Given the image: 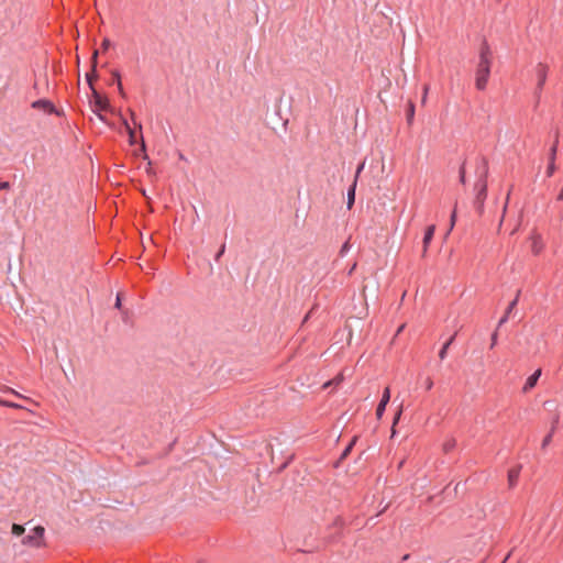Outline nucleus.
Instances as JSON below:
<instances>
[{
	"label": "nucleus",
	"instance_id": "obj_10",
	"mask_svg": "<svg viewBox=\"0 0 563 563\" xmlns=\"http://www.w3.org/2000/svg\"><path fill=\"white\" fill-rule=\"evenodd\" d=\"M434 232H435V225L434 224H431L427 228L426 230V233H424V236H423V251H422V256H426L427 254V251H428V246L434 235Z\"/></svg>",
	"mask_w": 563,
	"mask_h": 563
},
{
	"label": "nucleus",
	"instance_id": "obj_11",
	"mask_svg": "<svg viewBox=\"0 0 563 563\" xmlns=\"http://www.w3.org/2000/svg\"><path fill=\"white\" fill-rule=\"evenodd\" d=\"M34 109H41L44 112L52 113L55 111V108L52 102L48 100H37L32 103Z\"/></svg>",
	"mask_w": 563,
	"mask_h": 563
},
{
	"label": "nucleus",
	"instance_id": "obj_7",
	"mask_svg": "<svg viewBox=\"0 0 563 563\" xmlns=\"http://www.w3.org/2000/svg\"><path fill=\"white\" fill-rule=\"evenodd\" d=\"M530 241H531V252L533 253V255H539L544 247L541 235L539 233L534 232L531 234Z\"/></svg>",
	"mask_w": 563,
	"mask_h": 563
},
{
	"label": "nucleus",
	"instance_id": "obj_38",
	"mask_svg": "<svg viewBox=\"0 0 563 563\" xmlns=\"http://www.w3.org/2000/svg\"><path fill=\"white\" fill-rule=\"evenodd\" d=\"M123 125H124L125 130L128 131V126H130V125L126 120H123Z\"/></svg>",
	"mask_w": 563,
	"mask_h": 563
},
{
	"label": "nucleus",
	"instance_id": "obj_27",
	"mask_svg": "<svg viewBox=\"0 0 563 563\" xmlns=\"http://www.w3.org/2000/svg\"><path fill=\"white\" fill-rule=\"evenodd\" d=\"M10 188V184L8 181H0V190H8Z\"/></svg>",
	"mask_w": 563,
	"mask_h": 563
},
{
	"label": "nucleus",
	"instance_id": "obj_35",
	"mask_svg": "<svg viewBox=\"0 0 563 563\" xmlns=\"http://www.w3.org/2000/svg\"><path fill=\"white\" fill-rule=\"evenodd\" d=\"M363 167H364V163H362V164L357 167L356 176L361 173V170L363 169Z\"/></svg>",
	"mask_w": 563,
	"mask_h": 563
},
{
	"label": "nucleus",
	"instance_id": "obj_2",
	"mask_svg": "<svg viewBox=\"0 0 563 563\" xmlns=\"http://www.w3.org/2000/svg\"><path fill=\"white\" fill-rule=\"evenodd\" d=\"M492 65V53L487 44H484L479 51V60L475 74V86L478 90L486 88Z\"/></svg>",
	"mask_w": 563,
	"mask_h": 563
},
{
	"label": "nucleus",
	"instance_id": "obj_26",
	"mask_svg": "<svg viewBox=\"0 0 563 563\" xmlns=\"http://www.w3.org/2000/svg\"><path fill=\"white\" fill-rule=\"evenodd\" d=\"M432 387H433V380L430 377H428L426 379V389L430 390Z\"/></svg>",
	"mask_w": 563,
	"mask_h": 563
},
{
	"label": "nucleus",
	"instance_id": "obj_14",
	"mask_svg": "<svg viewBox=\"0 0 563 563\" xmlns=\"http://www.w3.org/2000/svg\"><path fill=\"white\" fill-rule=\"evenodd\" d=\"M455 335L451 336L448 342L442 346V349L439 352L440 360H444L446 357L448 349L454 341Z\"/></svg>",
	"mask_w": 563,
	"mask_h": 563
},
{
	"label": "nucleus",
	"instance_id": "obj_42",
	"mask_svg": "<svg viewBox=\"0 0 563 563\" xmlns=\"http://www.w3.org/2000/svg\"><path fill=\"white\" fill-rule=\"evenodd\" d=\"M142 194H143V196H144L145 198H147V196H146V191H144V190H143V191H142Z\"/></svg>",
	"mask_w": 563,
	"mask_h": 563
},
{
	"label": "nucleus",
	"instance_id": "obj_33",
	"mask_svg": "<svg viewBox=\"0 0 563 563\" xmlns=\"http://www.w3.org/2000/svg\"><path fill=\"white\" fill-rule=\"evenodd\" d=\"M224 253V245L221 246L220 251L218 252L216 260H219V257Z\"/></svg>",
	"mask_w": 563,
	"mask_h": 563
},
{
	"label": "nucleus",
	"instance_id": "obj_15",
	"mask_svg": "<svg viewBox=\"0 0 563 563\" xmlns=\"http://www.w3.org/2000/svg\"><path fill=\"white\" fill-rule=\"evenodd\" d=\"M25 529L23 526L21 525H18V523H13L12 525V528H11V532L12 534L16 536V537H20L24 533Z\"/></svg>",
	"mask_w": 563,
	"mask_h": 563
},
{
	"label": "nucleus",
	"instance_id": "obj_5",
	"mask_svg": "<svg viewBox=\"0 0 563 563\" xmlns=\"http://www.w3.org/2000/svg\"><path fill=\"white\" fill-rule=\"evenodd\" d=\"M476 190H477V194H476V198H475V203H476V207H477V210L479 213H483V210H484V201L486 199V195H487V185H486V181L483 180V181H479L477 185H476Z\"/></svg>",
	"mask_w": 563,
	"mask_h": 563
},
{
	"label": "nucleus",
	"instance_id": "obj_9",
	"mask_svg": "<svg viewBox=\"0 0 563 563\" xmlns=\"http://www.w3.org/2000/svg\"><path fill=\"white\" fill-rule=\"evenodd\" d=\"M558 143H559V132H556L554 143H553V145L551 147L550 164H549V167H548V175L549 176H551L554 173V169H555L554 159H555V155H556V151H558Z\"/></svg>",
	"mask_w": 563,
	"mask_h": 563
},
{
	"label": "nucleus",
	"instance_id": "obj_23",
	"mask_svg": "<svg viewBox=\"0 0 563 563\" xmlns=\"http://www.w3.org/2000/svg\"><path fill=\"white\" fill-rule=\"evenodd\" d=\"M497 338H498V333L497 331H495L493 334H492V338H490V347L493 349L496 344H497Z\"/></svg>",
	"mask_w": 563,
	"mask_h": 563
},
{
	"label": "nucleus",
	"instance_id": "obj_28",
	"mask_svg": "<svg viewBox=\"0 0 563 563\" xmlns=\"http://www.w3.org/2000/svg\"><path fill=\"white\" fill-rule=\"evenodd\" d=\"M0 405L7 406V407H12V408H20L19 405L13 404V402H8V401L0 402Z\"/></svg>",
	"mask_w": 563,
	"mask_h": 563
},
{
	"label": "nucleus",
	"instance_id": "obj_44",
	"mask_svg": "<svg viewBox=\"0 0 563 563\" xmlns=\"http://www.w3.org/2000/svg\"><path fill=\"white\" fill-rule=\"evenodd\" d=\"M507 560H508V556H505V559H504V562H503V563L507 562Z\"/></svg>",
	"mask_w": 563,
	"mask_h": 563
},
{
	"label": "nucleus",
	"instance_id": "obj_31",
	"mask_svg": "<svg viewBox=\"0 0 563 563\" xmlns=\"http://www.w3.org/2000/svg\"><path fill=\"white\" fill-rule=\"evenodd\" d=\"M355 441H356V438H354L353 441L351 442V444L345 449L343 456H345L349 453V451L351 450V448L355 443Z\"/></svg>",
	"mask_w": 563,
	"mask_h": 563
},
{
	"label": "nucleus",
	"instance_id": "obj_4",
	"mask_svg": "<svg viewBox=\"0 0 563 563\" xmlns=\"http://www.w3.org/2000/svg\"><path fill=\"white\" fill-rule=\"evenodd\" d=\"M548 70H549L548 66L543 63H539L534 68L536 76L538 79L537 90H536V97L538 100L540 98L543 86L547 81Z\"/></svg>",
	"mask_w": 563,
	"mask_h": 563
},
{
	"label": "nucleus",
	"instance_id": "obj_21",
	"mask_svg": "<svg viewBox=\"0 0 563 563\" xmlns=\"http://www.w3.org/2000/svg\"><path fill=\"white\" fill-rule=\"evenodd\" d=\"M551 441H552V432H551V433H549V434L543 439V441H542V443H541V448H542V450H545V449H547V446L551 443Z\"/></svg>",
	"mask_w": 563,
	"mask_h": 563
},
{
	"label": "nucleus",
	"instance_id": "obj_37",
	"mask_svg": "<svg viewBox=\"0 0 563 563\" xmlns=\"http://www.w3.org/2000/svg\"><path fill=\"white\" fill-rule=\"evenodd\" d=\"M141 151H142V152H145V143H144V141H143V140H142V144H141Z\"/></svg>",
	"mask_w": 563,
	"mask_h": 563
},
{
	"label": "nucleus",
	"instance_id": "obj_32",
	"mask_svg": "<svg viewBox=\"0 0 563 563\" xmlns=\"http://www.w3.org/2000/svg\"><path fill=\"white\" fill-rule=\"evenodd\" d=\"M115 308H118V309L121 308V297H120V295L117 296Z\"/></svg>",
	"mask_w": 563,
	"mask_h": 563
},
{
	"label": "nucleus",
	"instance_id": "obj_8",
	"mask_svg": "<svg viewBox=\"0 0 563 563\" xmlns=\"http://www.w3.org/2000/svg\"><path fill=\"white\" fill-rule=\"evenodd\" d=\"M541 368H538L533 374H531L525 385H523V388H522V391L523 393H528L529 390H531L538 383V379L540 378L541 376Z\"/></svg>",
	"mask_w": 563,
	"mask_h": 563
},
{
	"label": "nucleus",
	"instance_id": "obj_40",
	"mask_svg": "<svg viewBox=\"0 0 563 563\" xmlns=\"http://www.w3.org/2000/svg\"><path fill=\"white\" fill-rule=\"evenodd\" d=\"M461 181L464 183V173L462 172Z\"/></svg>",
	"mask_w": 563,
	"mask_h": 563
},
{
	"label": "nucleus",
	"instance_id": "obj_20",
	"mask_svg": "<svg viewBox=\"0 0 563 563\" xmlns=\"http://www.w3.org/2000/svg\"><path fill=\"white\" fill-rule=\"evenodd\" d=\"M126 132L129 134L130 144L133 145L136 142V140H135V132H134V130H132L131 126H128V131Z\"/></svg>",
	"mask_w": 563,
	"mask_h": 563
},
{
	"label": "nucleus",
	"instance_id": "obj_1",
	"mask_svg": "<svg viewBox=\"0 0 563 563\" xmlns=\"http://www.w3.org/2000/svg\"><path fill=\"white\" fill-rule=\"evenodd\" d=\"M97 58L98 51H95L91 56L92 69L91 73L87 74V81L92 90V111L97 114L98 119L104 121V117L100 113V111L108 110L110 108L109 101L106 97H102L92 86L93 79L97 77L96 67H97Z\"/></svg>",
	"mask_w": 563,
	"mask_h": 563
},
{
	"label": "nucleus",
	"instance_id": "obj_34",
	"mask_svg": "<svg viewBox=\"0 0 563 563\" xmlns=\"http://www.w3.org/2000/svg\"><path fill=\"white\" fill-rule=\"evenodd\" d=\"M413 104H411L410 107V111H409V120H411V118L413 117Z\"/></svg>",
	"mask_w": 563,
	"mask_h": 563
},
{
	"label": "nucleus",
	"instance_id": "obj_13",
	"mask_svg": "<svg viewBox=\"0 0 563 563\" xmlns=\"http://www.w3.org/2000/svg\"><path fill=\"white\" fill-rule=\"evenodd\" d=\"M519 474H520V467L519 466L509 470V472H508V484H509L510 487H514L517 484V481L519 478Z\"/></svg>",
	"mask_w": 563,
	"mask_h": 563
},
{
	"label": "nucleus",
	"instance_id": "obj_43",
	"mask_svg": "<svg viewBox=\"0 0 563 563\" xmlns=\"http://www.w3.org/2000/svg\"><path fill=\"white\" fill-rule=\"evenodd\" d=\"M507 560H508V556H505V559H504V562H503V563L507 562Z\"/></svg>",
	"mask_w": 563,
	"mask_h": 563
},
{
	"label": "nucleus",
	"instance_id": "obj_29",
	"mask_svg": "<svg viewBox=\"0 0 563 563\" xmlns=\"http://www.w3.org/2000/svg\"><path fill=\"white\" fill-rule=\"evenodd\" d=\"M508 200H509V194L507 195L506 203H505L504 209H503V218H501V220H500V224L503 223L504 216H505V213H506V211H507Z\"/></svg>",
	"mask_w": 563,
	"mask_h": 563
},
{
	"label": "nucleus",
	"instance_id": "obj_6",
	"mask_svg": "<svg viewBox=\"0 0 563 563\" xmlns=\"http://www.w3.org/2000/svg\"><path fill=\"white\" fill-rule=\"evenodd\" d=\"M389 399H390V388L386 387L383 391L382 399L376 409L377 419H380L383 417V413L386 409L387 404L389 402Z\"/></svg>",
	"mask_w": 563,
	"mask_h": 563
},
{
	"label": "nucleus",
	"instance_id": "obj_18",
	"mask_svg": "<svg viewBox=\"0 0 563 563\" xmlns=\"http://www.w3.org/2000/svg\"><path fill=\"white\" fill-rule=\"evenodd\" d=\"M402 413V406L399 407L397 413L395 415L394 421H393V428H391V435L394 437L396 433L395 426L398 423L400 416Z\"/></svg>",
	"mask_w": 563,
	"mask_h": 563
},
{
	"label": "nucleus",
	"instance_id": "obj_30",
	"mask_svg": "<svg viewBox=\"0 0 563 563\" xmlns=\"http://www.w3.org/2000/svg\"><path fill=\"white\" fill-rule=\"evenodd\" d=\"M428 91H429V87L424 86V88H423V96H422V103H424L426 100H427Z\"/></svg>",
	"mask_w": 563,
	"mask_h": 563
},
{
	"label": "nucleus",
	"instance_id": "obj_19",
	"mask_svg": "<svg viewBox=\"0 0 563 563\" xmlns=\"http://www.w3.org/2000/svg\"><path fill=\"white\" fill-rule=\"evenodd\" d=\"M343 380V374H339L333 380H329L323 385V388H327L331 385H339Z\"/></svg>",
	"mask_w": 563,
	"mask_h": 563
},
{
	"label": "nucleus",
	"instance_id": "obj_25",
	"mask_svg": "<svg viewBox=\"0 0 563 563\" xmlns=\"http://www.w3.org/2000/svg\"><path fill=\"white\" fill-rule=\"evenodd\" d=\"M110 46H111V42H110V40H109V38H104V40L102 41V48H103L104 51H107Z\"/></svg>",
	"mask_w": 563,
	"mask_h": 563
},
{
	"label": "nucleus",
	"instance_id": "obj_22",
	"mask_svg": "<svg viewBox=\"0 0 563 563\" xmlns=\"http://www.w3.org/2000/svg\"><path fill=\"white\" fill-rule=\"evenodd\" d=\"M455 221H456V211L453 210V212L451 214V219H450V229H449L446 235L452 231L453 227L455 225Z\"/></svg>",
	"mask_w": 563,
	"mask_h": 563
},
{
	"label": "nucleus",
	"instance_id": "obj_16",
	"mask_svg": "<svg viewBox=\"0 0 563 563\" xmlns=\"http://www.w3.org/2000/svg\"><path fill=\"white\" fill-rule=\"evenodd\" d=\"M354 195H355V183L353 184L352 188L349 190L347 194V208L351 209L354 203Z\"/></svg>",
	"mask_w": 563,
	"mask_h": 563
},
{
	"label": "nucleus",
	"instance_id": "obj_39",
	"mask_svg": "<svg viewBox=\"0 0 563 563\" xmlns=\"http://www.w3.org/2000/svg\"><path fill=\"white\" fill-rule=\"evenodd\" d=\"M404 328H405V324H401V325L399 327V329H398L397 333H400V332L404 330Z\"/></svg>",
	"mask_w": 563,
	"mask_h": 563
},
{
	"label": "nucleus",
	"instance_id": "obj_45",
	"mask_svg": "<svg viewBox=\"0 0 563 563\" xmlns=\"http://www.w3.org/2000/svg\"><path fill=\"white\" fill-rule=\"evenodd\" d=\"M0 402H3L2 400H0Z\"/></svg>",
	"mask_w": 563,
	"mask_h": 563
},
{
	"label": "nucleus",
	"instance_id": "obj_24",
	"mask_svg": "<svg viewBox=\"0 0 563 563\" xmlns=\"http://www.w3.org/2000/svg\"><path fill=\"white\" fill-rule=\"evenodd\" d=\"M454 445H455V441H454V440H450V441H448V442L444 444V450H445V451H449V450H451Z\"/></svg>",
	"mask_w": 563,
	"mask_h": 563
},
{
	"label": "nucleus",
	"instance_id": "obj_41",
	"mask_svg": "<svg viewBox=\"0 0 563 563\" xmlns=\"http://www.w3.org/2000/svg\"><path fill=\"white\" fill-rule=\"evenodd\" d=\"M347 249V244L345 243L342 247V252L345 251Z\"/></svg>",
	"mask_w": 563,
	"mask_h": 563
},
{
	"label": "nucleus",
	"instance_id": "obj_12",
	"mask_svg": "<svg viewBox=\"0 0 563 563\" xmlns=\"http://www.w3.org/2000/svg\"><path fill=\"white\" fill-rule=\"evenodd\" d=\"M519 294L520 291H518L516 298L509 303L504 317L499 320L498 322V327H501L504 323L507 322L508 318H509V314L510 312L512 311V309L516 307V305L518 303V299H519Z\"/></svg>",
	"mask_w": 563,
	"mask_h": 563
},
{
	"label": "nucleus",
	"instance_id": "obj_36",
	"mask_svg": "<svg viewBox=\"0 0 563 563\" xmlns=\"http://www.w3.org/2000/svg\"><path fill=\"white\" fill-rule=\"evenodd\" d=\"M558 199L559 200H563V187H562V190L560 191V194L558 196Z\"/></svg>",
	"mask_w": 563,
	"mask_h": 563
},
{
	"label": "nucleus",
	"instance_id": "obj_3",
	"mask_svg": "<svg viewBox=\"0 0 563 563\" xmlns=\"http://www.w3.org/2000/svg\"><path fill=\"white\" fill-rule=\"evenodd\" d=\"M44 527L36 526L25 538L22 539V544L32 548H41L44 545Z\"/></svg>",
	"mask_w": 563,
	"mask_h": 563
},
{
	"label": "nucleus",
	"instance_id": "obj_17",
	"mask_svg": "<svg viewBox=\"0 0 563 563\" xmlns=\"http://www.w3.org/2000/svg\"><path fill=\"white\" fill-rule=\"evenodd\" d=\"M112 75H113V76H117L118 90H119L120 95H121L122 97H124V96H125V93H124V90H123V87H122L120 73H119L118 70H113V71H112Z\"/></svg>",
	"mask_w": 563,
	"mask_h": 563
}]
</instances>
